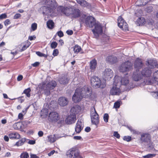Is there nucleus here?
Instances as JSON below:
<instances>
[{
	"instance_id": "f257e3e1",
	"label": "nucleus",
	"mask_w": 158,
	"mask_h": 158,
	"mask_svg": "<svg viewBox=\"0 0 158 158\" xmlns=\"http://www.w3.org/2000/svg\"><path fill=\"white\" fill-rule=\"evenodd\" d=\"M91 94L89 88L87 86L77 88L73 96V101L75 103L81 101L82 98H87Z\"/></svg>"
},
{
	"instance_id": "f03ea898",
	"label": "nucleus",
	"mask_w": 158,
	"mask_h": 158,
	"mask_svg": "<svg viewBox=\"0 0 158 158\" xmlns=\"http://www.w3.org/2000/svg\"><path fill=\"white\" fill-rule=\"evenodd\" d=\"M46 6H42L40 8V12L43 15H51L55 13V10L57 6L56 3L54 1L48 0Z\"/></svg>"
},
{
	"instance_id": "7ed1b4c3",
	"label": "nucleus",
	"mask_w": 158,
	"mask_h": 158,
	"mask_svg": "<svg viewBox=\"0 0 158 158\" xmlns=\"http://www.w3.org/2000/svg\"><path fill=\"white\" fill-rule=\"evenodd\" d=\"M114 84L116 85L120 86L121 85L127 86L129 83L128 77L125 75L122 77L116 76L114 78Z\"/></svg>"
},
{
	"instance_id": "20e7f679",
	"label": "nucleus",
	"mask_w": 158,
	"mask_h": 158,
	"mask_svg": "<svg viewBox=\"0 0 158 158\" xmlns=\"http://www.w3.org/2000/svg\"><path fill=\"white\" fill-rule=\"evenodd\" d=\"M90 116L92 123L97 125L99 122V115L94 107H92L91 109Z\"/></svg>"
},
{
	"instance_id": "39448f33",
	"label": "nucleus",
	"mask_w": 158,
	"mask_h": 158,
	"mask_svg": "<svg viewBox=\"0 0 158 158\" xmlns=\"http://www.w3.org/2000/svg\"><path fill=\"white\" fill-rule=\"evenodd\" d=\"M91 83L92 85L95 88H97L100 87L103 88L105 87V84H101L100 79L96 76H94L91 78Z\"/></svg>"
},
{
	"instance_id": "423d86ee",
	"label": "nucleus",
	"mask_w": 158,
	"mask_h": 158,
	"mask_svg": "<svg viewBox=\"0 0 158 158\" xmlns=\"http://www.w3.org/2000/svg\"><path fill=\"white\" fill-rule=\"evenodd\" d=\"M79 152L76 147L69 149L67 152L66 155L68 158H77L79 156Z\"/></svg>"
},
{
	"instance_id": "0eeeda50",
	"label": "nucleus",
	"mask_w": 158,
	"mask_h": 158,
	"mask_svg": "<svg viewBox=\"0 0 158 158\" xmlns=\"http://www.w3.org/2000/svg\"><path fill=\"white\" fill-rule=\"evenodd\" d=\"M132 69V64L127 61L123 63L119 67V71L122 72L129 71Z\"/></svg>"
},
{
	"instance_id": "6e6552de",
	"label": "nucleus",
	"mask_w": 158,
	"mask_h": 158,
	"mask_svg": "<svg viewBox=\"0 0 158 158\" xmlns=\"http://www.w3.org/2000/svg\"><path fill=\"white\" fill-rule=\"evenodd\" d=\"M94 28L92 31L96 38L98 37L99 35H101L102 33V27L101 24L99 23H95Z\"/></svg>"
},
{
	"instance_id": "1a4fd4ad",
	"label": "nucleus",
	"mask_w": 158,
	"mask_h": 158,
	"mask_svg": "<svg viewBox=\"0 0 158 158\" xmlns=\"http://www.w3.org/2000/svg\"><path fill=\"white\" fill-rule=\"evenodd\" d=\"M57 10L59 12L63 13L67 16H70L71 17V12L72 10V8L60 6L57 8Z\"/></svg>"
},
{
	"instance_id": "9d476101",
	"label": "nucleus",
	"mask_w": 158,
	"mask_h": 158,
	"mask_svg": "<svg viewBox=\"0 0 158 158\" xmlns=\"http://www.w3.org/2000/svg\"><path fill=\"white\" fill-rule=\"evenodd\" d=\"M113 72L110 68L106 69L102 73V77L103 79L106 81L111 79L113 76Z\"/></svg>"
},
{
	"instance_id": "9b49d317",
	"label": "nucleus",
	"mask_w": 158,
	"mask_h": 158,
	"mask_svg": "<svg viewBox=\"0 0 158 158\" xmlns=\"http://www.w3.org/2000/svg\"><path fill=\"white\" fill-rule=\"evenodd\" d=\"M59 119V114L56 112H52L50 113L48 117V120L53 123L57 122Z\"/></svg>"
},
{
	"instance_id": "f8f14e48",
	"label": "nucleus",
	"mask_w": 158,
	"mask_h": 158,
	"mask_svg": "<svg viewBox=\"0 0 158 158\" xmlns=\"http://www.w3.org/2000/svg\"><path fill=\"white\" fill-rule=\"evenodd\" d=\"M118 26L124 31L128 30V25L121 16H119L118 19Z\"/></svg>"
},
{
	"instance_id": "ddd939ff",
	"label": "nucleus",
	"mask_w": 158,
	"mask_h": 158,
	"mask_svg": "<svg viewBox=\"0 0 158 158\" xmlns=\"http://www.w3.org/2000/svg\"><path fill=\"white\" fill-rule=\"evenodd\" d=\"M95 23V19L92 16H88L85 19V23L87 27H92Z\"/></svg>"
},
{
	"instance_id": "4468645a",
	"label": "nucleus",
	"mask_w": 158,
	"mask_h": 158,
	"mask_svg": "<svg viewBox=\"0 0 158 158\" xmlns=\"http://www.w3.org/2000/svg\"><path fill=\"white\" fill-rule=\"evenodd\" d=\"M113 84V86L110 91V94L111 95H119L121 93V91L119 89L120 86L116 85L115 84H114V81Z\"/></svg>"
},
{
	"instance_id": "2eb2a0df",
	"label": "nucleus",
	"mask_w": 158,
	"mask_h": 158,
	"mask_svg": "<svg viewBox=\"0 0 158 158\" xmlns=\"http://www.w3.org/2000/svg\"><path fill=\"white\" fill-rule=\"evenodd\" d=\"M151 137L148 134L143 133L141 135L140 140L143 142L148 144L150 143Z\"/></svg>"
},
{
	"instance_id": "dca6fc26",
	"label": "nucleus",
	"mask_w": 158,
	"mask_h": 158,
	"mask_svg": "<svg viewBox=\"0 0 158 158\" xmlns=\"http://www.w3.org/2000/svg\"><path fill=\"white\" fill-rule=\"evenodd\" d=\"M143 66V61L141 59L137 58L134 62V68L137 70H139Z\"/></svg>"
},
{
	"instance_id": "f3484780",
	"label": "nucleus",
	"mask_w": 158,
	"mask_h": 158,
	"mask_svg": "<svg viewBox=\"0 0 158 158\" xmlns=\"http://www.w3.org/2000/svg\"><path fill=\"white\" fill-rule=\"evenodd\" d=\"M76 120V116L75 114H70L66 118L65 121L68 124H71L74 123Z\"/></svg>"
},
{
	"instance_id": "a211bd4d",
	"label": "nucleus",
	"mask_w": 158,
	"mask_h": 158,
	"mask_svg": "<svg viewBox=\"0 0 158 158\" xmlns=\"http://www.w3.org/2000/svg\"><path fill=\"white\" fill-rule=\"evenodd\" d=\"M83 124L82 120H78L76 123L75 127V131L77 133H79L83 129Z\"/></svg>"
},
{
	"instance_id": "6ab92c4d",
	"label": "nucleus",
	"mask_w": 158,
	"mask_h": 158,
	"mask_svg": "<svg viewBox=\"0 0 158 158\" xmlns=\"http://www.w3.org/2000/svg\"><path fill=\"white\" fill-rule=\"evenodd\" d=\"M58 102L60 106H64L68 104L69 101L66 98L62 97L59 98Z\"/></svg>"
},
{
	"instance_id": "aec40b11",
	"label": "nucleus",
	"mask_w": 158,
	"mask_h": 158,
	"mask_svg": "<svg viewBox=\"0 0 158 158\" xmlns=\"http://www.w3.org/2000/svg\"><path fill=\"white\" fill-rule=\"evenodd\" d=\"M152 73V70L151 69L145 68L142 70L141 74L142 76L148 77L150 76Z\"/></svg>"
},
{
	"instance_id": "412c9836",
	"label": "nucleus",
	"mask_w": 158,
	"mask_h": 158,
	"mask_svg": "<svg viewBox=\"0 0 158 158\" xmlns=\"http://www.w3.org/2000/svg\"><path fill=\"white\" fill-rule=\"evenodd\" d=\"M132 78L135 81H139L142 78L141 74H140L139 71L137 70L133 73Z\"/></svg>"
},
{
	"instance_id": "4be33fe9",
	"label": "nucleus",
	"mask_w": 158,
	"mask_h": 158,
	"mask_svg": "<svg viewBox=\"0 0 158 158\" xmlns=\"http://www.w3.org/2000/svg\"><path fill=\"white\" fill-rule=\"evenodd\" d=\"M106 61L109 63L113 64L117 62V59L116 56H110L106 57Z\"/></svg>"
},
{
	"instance_id": "5701e85b",
	"label": "nucleus",
	"mask_w": 158,
	"mask_h": 158,
	"mask_svg": "<svg viewBox=\"0 0 158 158\" xmlns=\"http://www.w3.org/2000/svg\"><path fill=\"white\" fill-rule=\"evenodd\" d=\"M48 141L50 143H53L55 142L56 140L61 138V137L58 136L56 135H51L47 136Z\"/></svg>"
},
{
	"instance_id": "b1692460",
	"label": "nucleus",
	"mask_w": 158,
	"mask_h": 158,
	"mask_svg": "<svg viewBox=\"0 0 158 158\" xmlns=\"http://www.w3.org/2000/svg\"><path fill=\"white\" fill-rule=\"evenodd\" d=\"M80 16V10L78 9L72 8L71 12V17L76 18L79 17Z\"/></svg>"
},
{
	"instance_id": "393cba45",
	"label": "nucleus",
	"mask_w": 158,
	"mask_h": 158,
	"mask_svg": "<svg viewBox=\"0 0 158 158\" xmlns=\"http://www.w3.org/2000/svg\"><path fill=\"white\" fill-rule=\"evenodd\" d=\"M9 136L10 139H18L20 137V135L17 132L13 131L10 133Z\"/></svg>"
},
{
	"instance_id": "a878e982",
	"label": "nucleus",
	"mask_w": 158,
	"mask_h": 158,
	"mask_svg": "<svg viewBox=\"0 0 158 158\" xmlns=\"http://www.w3.org/2000/svg\"><path fill=\"white\" fill-rule=\"evenodd\" d=\"M81 110V107L78 105H76L72 107L70 110L72 114H75L78 113Z\"/></svg>"
},
{
	"instance_id": "bb28decb",
	"label": "nucleus",
	"mask_w": 158,
	"mask_h": 158,
	"mask_svg": "<svg viewBox=\"0 0 158 158\" xmlns=\"http://www.w3.org/2000/svg\"><path fill=\"white\" fill-rule=\"evenodd\" d=\"M97 65V60L94 59L91 60L89 63L90 69L92 72L94 71Z\"/></svg>"
},
{
	"instance_id": "cd10ccee",
	"label": "nucleus",
	"mask_w": 158,
	"mask_h": 158,
	"mask_svg": "<svg viewBox=\"0 0 158 158\" xmlns=\"http://www.w3.org/2000/svg\"><path fill=\"white\" fill-rule=\"evenodd\" d=\"M57 85L56 82L54 81H52L49 82L46 85L47 86V88H48L49 89H52Z\"/></svg>"
},
{
	"instance_id": "c85d7f7f",
	"label": "nucleus",
	"mask_w": 158,
	"mask_h": 158,
	"mask_svg": "<svg viewBox=\"0 0 158 158\" xmlns=\"http://www.w3.org/2000/svg\"><path fill=\"white\" fill-rule=\"evenodd\" d=\"M59 82L61 84H65L68 82L69 79L66 76H64L60 78L59 80Z\"/></svg>"
},
{
	"instance_id": "c756f323",
	"label": "nucleus",
	"mask_w": 158,
	"mask_h": 158,
	"mask_svg": "<svg viewBox=\"0 0 158 158\" xmlns=\"http://www.w3.org/2000/svg\"><path fill=\"white\" fill-rule=\"evenodd\" d=\"M146 62V65L148 66L149 68L151 69L154 68L155 63L154 61L153 60H148Z\"/></svg>"
},
{
	"instance_id": "7c9ffc66",
	"label": "nucleus",
	"mask_w": 158,
	"mask_h": 158,
	"mask_svg": "<svg viewBox=\"0 0 158 158\" xmlns=\"http://www.w3.org/2000/svg\"><path fill=\"white\" fill-rule=\"evenodd\" d=\"M145 22V19L142 17L139 18L136 21L137 23L139 26L144 25Z\"/></svg>"
},
{
	"instance_id": "2f4dec72",
	"label": "nucleus",
	"mask_w": 158,
	"mask_h": 158,
	"mask_svg": "<svg viewBox=\"0 0 158 158\" xmlns=\"http://www.w3.org/2000/svg\"><path fill=\"white\" fill-rule=\"evenodd\" d=\"M78 3L81 6L83 7H88L89 6V4L85 0H76Z\"/></svg>"
},
{
	"instance_id": "473e14b6",
	"label": "nucleus",
	"mask_w": 158,
	"mask_h": 158,
	"mask_svg": "<svg viewBox=\"0 0 158 158\" xmlns=\"http://www.w3.org/2000/svg\"><path fill=\"white\" fill-rule=\"evenodd\" d=\"M48 114V110L47 109H43L41 110V116L43 118H45L47 117Z\"/></svg>"
},
{
	"instance_id": "72a5a7b5",
	"label": "nucleus",
	"mask_w": 158,
	"mask_h": 158,
	"mask_svg": "<svg viewBox=\"0 0 158 158\" xmlns=\"http://www.w3.org/2000/svg\"><path fill=\"white\" fill-rule=\"evenodd\" d=\"M47 25L48 28L52 29L54 27V23L52 20H50L47 21Z\"/></svg>"
},
{
	"instance_id": "f704fd0d",
	"label": "nucleus",
	"mask_w": 158,
	"mask_h": 158,
	"mask_svg": "<svg viewBox=\"0 0 158 158\" xmlns=\"http://www.w3.org/2000/svg\"><path fill=\"white\" fill-rule=\"evenodd\" d=\"M26 141V139L25 138H23L19 140L17 142L15 145L17 146H19L23 145Z\"/></svg>"
},
{
	"instance_id": "c9c22d12",
	"label": "nucleus",
	"mask_w": 158,
	"mask_h": 158,
	"mask_svg": "<svg viewBox=\"0 0 158 158\" xmlns=\"http://www.w3.org/2000/svg\"><path fill=\"white\" fill-rule=\"evenodd\" d=\"M81 50V47L77 45H76L73 48V50L75 53H78L80 52Z\"/></svg>"
},
{
	"instance_id": "e433bc0d",
	"label": "nucleus",
	"mask_w": 158,
	"mask_h": 158,
	"mask_svg": "<svg viewBox=\"0 0 158 158\" xmlns=\"http://www.w3.org/2000/svg\"><path fill=\"white\" fill-rule=\"evenodd\" d=\"M31 91V89L30 88H28L27 89H25L23 93L25 94L27 97H29L30 96V92Z\"/></svg>"
},
{
	"instance_id": "4c0bfd02",
	"label": "nucleus",
	"mask_w": 158,
	"mask_h": 158,
	"mask_svg": "<svg viewBox=\"0 0 158 158\" xmlns=\"http://www.w3.org/2000/svg\"><path fill=\"white\" fill-rule=\"evenodd\" d=\"M121 104L122 102L121 101H117L114 103V107L115 108H118L120 107Z\"/></svg>"
},
{
	"instance_id": "58836bf2",
	"label": "nucleus",
	"mask_w": 158,
	"mask_h": 158,
	"mask_svg": "<svg viewBox=\"0 0 158 158\" xmlns=\"http://www.w3.org/2000/svg\"><path fill=\"white\" fill-rule=\"evenodd\" d=\"M153 78L155 81H158V70H157L154 73Z\"/></svg>"
},
{
	"instance_id": "ea45409f",
	"label": "nucleus",
	"mask_w": 158,
	"mask_h": 158,
	"mask_svg": "<svg viewBox=\"0 0 158 158\" xmlns=\"http://www.w3.org/2000/svg\"><path fill=\"white\" fill-rule=\"evenodd\" d=\"M128 129L133 134H139V132L136 131L135 129H133L131 127H128Z\"/></svg>"
},
{
	"instance_id": "a19ab883",
	"label": "nucleus",
	"mask_w": 158,
	"mask_h": 158,
	"mask_svg": "<svg viewBox=\"0 0 158 158\" xmlns=\"http://www.w3.org/2000/svg\"><path fill=\"white\" fill-rule=\"evenodd\" d=\"M36 54L39 56L40 57H44L45 58H47L48 55H46L44 54L43 53L40 52H36Z\"/></svg>"
},
{
	"instance_id": "79ce46f5",
	"label": "nucleus",
	"mask_w": 158,
	"mask_h": 158,
	"mask_svg": "<svg viewBox=\"0 0 158 158\" xmlns=\"http://www.w3.org/2000/svg\"><path fill=\"white\" fill-rule=\"evenodd\" d=\"M29 156L26 152L22 153L20 155V158H29Z\"/></svg>"
},
{
	"instance_id": "37998d69",
	"label": "nucleus",
	"mask_w": 158,
	"mask_h": 158,
	"mask_svg": "<svg viewBox=\"0 0 158 158\" xmlns=\"http://www.w3.org/2000/svg\"><path fill=\"white\" fill-rule=\"evenodd\" d=\"M156 155V154H149L145 156H143V158H151L155 156Z\"/></svg>"
},
{
	"instance_id": "c03bdc74",
	"label": "nucleus",
	"mask_w": 158,
	"mask_h": 158,
	"mask_svg": "<svg viewBox=\"0 0 158 158\" xmlns=\"http://www.w3.org/2000/svg\"><path fill=\"white\" fill-rule=\"evenodd\" d=\"M50 90L48 88H47V86H46L45 88L44 89L45 94L47 96L49 95L50 93Z\"/></svg>"
},
{
	"instance_id": "a18cd8bd",
	"label": "nucleus",
	"mask_w": 158,
	"mask_h": 158,
	"mask_svg": "<svg viewBox=\"0 0 158 158\" xmlns=\"http://www.w3.org/2000/svg\"><path fill=\"white\" fill-rule=\"evenodd\" d=\"M57 45V43L55 41L53 42L51 44V47L52 49L56 48Z\"/></svg>"
},
{
	"instance_id": "49530a36",
	"label": "nucleus",
	"mask_w": 158,
	"mask_h": 158,
	"mask_svg": "<svg viewBox=\"0 0 158 158\" xmlns=\"http://www.w3.org/2000/svg\"><path fill=\"white\" fill-rule=\"evenodd\" d=\"M19 123H14L13 126V127L15 130H17L19 128Z\"/></svg>"
},
{
	"instance_id": "de8ad7c7",
	"label": "nucleus",
	"mask_w": 158,
	"mask_h": 158,
	"mask_svg": "<svg viewBox=\"0 0 158 158\" xmlns=\"http://www.w3.org/2000/svg\"><path fill=\"white\" fill-rule=\"evenodd\" d=\"M103 119L106 123H107L108 121L109 115L107 114H105L103 116Z\"/></svg>"
},
{
	"instance_id": "09e8293b",
	"label": "nucleus",
	"mask_w": 158,
	"mask_h": 158,
	"mask_svg": "<svg viewBox=\"0 0 158 158\" xmlns=\"http://www.w3.org/2000/svg\"><path fill=\"white\" fill-rule=\"evenodd\" d=\"M37 24L36 23H32L31 25V28L33 31H34L37 29Z\"/></svg>"
},
{
	"instance_id": "8fccbe9b",
	"label": "nucleus",
	"mask_w": 158,
	"mask_h": 158,
	"mask_svg": "<svg viewBox=\"0 0 158 158\" xmlns=\"http://www.w3.org/2000/svg\"><path fill=\"white\" fill-rule=\"evenodd\" d=\"M151 94L154 98H158V91L152 92L151 93Z\"/></svg>"
},
{
	"instance_id": "3c124183",
	"label": "nucleus",
	"mask_w": 158,
	"mask_h": 158,
	"mask_svg": "<svg viewBox=\"0 0 158 158\" xmlns=\"http://www.w3.org/2000/svg\"><path fill=\"white\" fill-rule=\"evenodd\" d=\"M123 139L124 140L127 142L130 141L131 139V137L130 136H124L123 138Z\"/></svg>"
},
{
	"instance_id": "603ef678",
	"label": "nucleus",
	"mask_w": 158,
	"mask_h": 158,
	"mask_svg": "<svg viewBox=\"0 0 158 158\" xmlns=\"http://www.w3.org/2000/svg\"><path fill=\"white\" fill-rule=\"evenodd\" d=\"M58 53H59L58 50L57 49H56L54 50L53 51V53H52V55L54 56H56L57 55H58Z\"/></svg>"
},
{
	"instance_id": "864d4df0",
	"label": "nucleus",
	"mask_w": 158,
	"mask_h": 158,
	"mask_svg": "<svg viewBox=\"0 0 158 158\" xmlns=\"http://www.w3.org/2000/svg\"><path fill=\"white\" fill-rule=\"evenodd\" d=\"M146 10L148 13H150L153 10V8L151 6H148L146 8Z\"/></svg>"
},
{
	"instance_id": "5fc2aeb1",
	"label": "nucleus",
	"mask_w": 158,
	"mask_h": 158,
	"mask_svg": "<svg viewBox=\"0 0 158 158\" xmlns=\"http://www.w3.org/2000/svg\"><path fill=\"white\" fill-rule=\"evenodd\" d=\"M113 135L118 139H119L120 137V135L117 131H114V132Z\"/></svg>"
},
{
	"instance_id": "6e6d98bb",
	"label": "nucleus",
	"mask_w": 158,
	"mask_h": 158,
	"mask_svg": "<svg viewBox=\"0 0 158 158\" xmlns=\"http://www.w3.org/2000/svg\"><path fill=\"white\" fill-rule=\"evenodd\" d=\"M21 15L20 14L17 13L14 16L13 18L14 19H17L21 17Z\"/></svg>"
},
{
	"instance_id": "4d7b16f0",
	"label": "nucleus",
	"mask_w": 158,
	"mask_h": 158,
	"mask_svg": "<svg viewBox=\"0 0 158 158\" xmlns=\"http://www.w3.org/2000/svg\"><path fill=\"white\" fill-rule=\"evenodd\" d=\"M143 82L146 85H150L152 83V82L151 80L144 81Z\"/></svg>"
},
{
	"instance_id": "13d9d810",
	"label": "nucleus",
	"mask_w": 158,
	"mask_h": 158,
	"mask_svg": "<svg viewBox=\"0 0 158 158\" xmlns=\"http://www.w3.org/2000/svg\"><path fill=\"white\" fill-rule=\"evenodd\" d=\"M58 35L60 37H62L64 35L63 32L61 31H60L57 32Z\"/></svg>"
},
{
	"instance_id": "bf43d9fd",
	"label": "nucleus",
	"mask_w": 158,
	"mask_h": 158,
	"mask_svg": "<svg viewBox=\"0 0 158 158\" xmlns=\"http://www.w3.org/2000/svg\"><path fill=\"white\" fill-rule=\"evenodd\" d=\"M6 17L7 15L5 14H2L0 15V19H1L6 18Z\"/></svg>"
},
{
	"instance_id": "052dcab7",
	"label": "nucleus",
	"mask_w": 158,
	"mask_h": 158,
	"mask_svg": "<svg viewBox=\"0 0 158 158\" xmlns=\"http://www.w3.org/2000/svg\"><path fill=\"white\" fill-rule=\"evenodd\" d=\"M10 23V21L9 19H6L4 22V23L6 26H7Z\"/></svg>"
},
{
	"instance_id": "680f3d73",
	"label": "nucleus",
	"mask_w": 158,
	"mask_h": 158,
	"mask_svg": "<svg viewBox=\"0 0 158 158\" xmlns=\"http://www.w3.org/2000/svg\"><path fill=\"white\" fill-rule=\"evenodd\" d=\"M23 115L22 113L19 114L18 116V118L19 119L22 120L23 119Z\"/></svg>"
},
{
	"instance_id": "e2e57ef3",
	"label": "nucleus",
	"mask_w": 158,
	"mask_h": 158,
	"mask_svg": "<svg viewBox=\"0 0 158 158\" xmlns=\"http://www.w3.org/2000/svg\"><path fill=\"white\" fill-rule=\"evenodd\" d=\"M67 34L69 35H71L73 33V31L72 30H69L67 31L66 32Z\"/></svg>"
},
{
	"instance_id": "0e129e2a",
	"label": "nucleus",
	"mask_w": 158,
	"mask_h": 158,
	"mask_svg": "<svg viewBox=\"0 0 158 158\" xmlns=\"http://www.w3.org/2000/svg\"><path fill=\"white\" fill-rule=\"evenodd\" d=\"M31 123L30 121L26 120L23 122V123L24 125H27Z\"/></svg>"
},
{
	"instance_id": "69168bd1",
	"label": "nucleus",
	"mask_w": 158,
	"mask_h": 158,
	"mask_svg": "<svg viewBox=\"0 0 158 158\" xmlns=\"http://www.w3.org/2000/svg\"><path fill=\"white\" fill-rule=\"evenodd\" d=\"M44 133L42 131H39L38 133V135L39 137H41L43 136Z\"/></svg>"
},
{
	"instance_id": "338daca9",
	"label": "nucleus",
	"mask_w": 158,
	"mask_h": 158,
	"mask_svg": "<svg viewBox=\"0 0 158 158\" xmlns=\"http://www.w3.org/2000/svg\"><path fill=\"white\" fill-rule=\"evenodd\" d=\"M39 64H40V63L39 62H36L35 63H34L32 64V65L33 67H36L37 66H38Z\"/></svg>"
},
{
	"instance_id": "774afa93",
	"label": "nucleus",
	"mask_w": 158,
	"mask_h": 158,
	"mask_svg": "<svg viewBox=\"0 0 158 158\" xmlns=\"http://www.w3.org/2000/svg\"><path fill=\"white\" fill-rule=\"evenodd\" d=\"M23 76L21 75H19L18 76V77H17V80L18 81H19L22 80L23 79Z\"/></svg>"
}]
</instances>
